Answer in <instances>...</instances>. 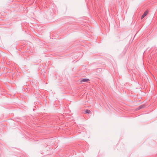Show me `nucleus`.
<instances>
[{
  "mask_svg": "<svg viewBox=\"0 0 157 157\" xmlns=\"http://www.w3.org/2000/svg\"><path fill=\"white\" fill-rule=\"evenodd\" d=\"M85 113L86 114H89L90 113V111L89 109H86L85 111Z\"/></svg>",
  "mask_w": 157,
  "mask_h": 157,
  "instance_id": "4",
  "label": "nucleus"
},
{
  "mask_svg": "<svg viewBox=\"0 0 157 157\" xmlns=\"http://www.w3.org/2000/svg\"><path fill=\"white\" fill-rule=\"evenodd\" d=\"M145 107V105H141L140 106H139L138 107V109H142L144 108Z\"/></svg>",
  "mask_w": 157,
  "mask_h": 157,
  "instance_id": "3",
  "label": "nucleus"
},
{
  "mask_svg": "<svg viewBox=\"0 0 157 157\" xmlns=\"http://www.w3.org/2000/svg\"><path fill=\"white\" fill-rule=\"evenodd\" d=\"M148 11H145V12L143 14L142 16L141 17V19H143L144 18L147 14Z\"/></svg>",
  "mask_w": 157,
  "mask_h": 157,
  "instance_id": "1",
  "label": "nucleus"
},
{
  "mask_svg": "<svg viewBox=\"0 0 157 157\" xmlns=\"http://www.w3.org/2000/svg\"><path fill=\"white\" fill-rule=\"evenodd\" d=\"M90 80L88 78H84L82 79L80 81V82L82 83L84 82H87L89 81Z\"/></svg>",
  "mask_w": 157,
  "mask_h": 157,
  "instance_id": "2",
  "label": "nucleus"
}]
</instances>
